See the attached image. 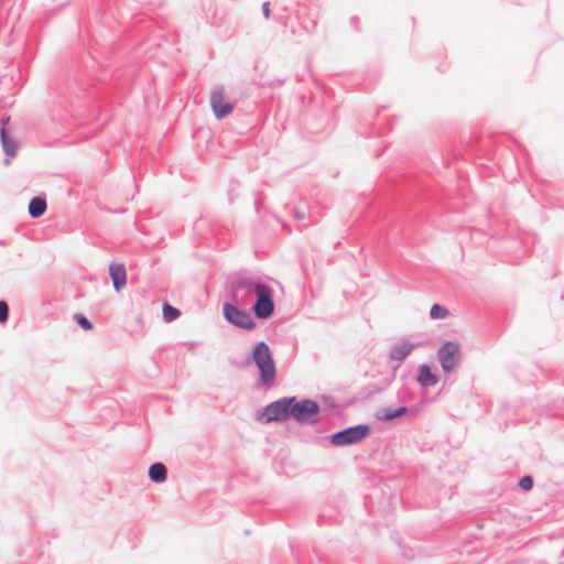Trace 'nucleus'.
<instances>
[{"label":"nucleus","mask_w":564,"mask_h":564,"mask_svg":"<svg viewBox=\"0 0 564 564\" xmlns=\"http://www.w3.org/2000/svg\"><path fill=\"white\" fill-rule=\"evenodd\" d=\"M253 360L260 370L261 380L265 386H270L276 375L275 365L272 359L270 348L265 343H260L253 350Z\"/></svg>","instance_id":"2"},{"label":"nucleus","mask_w":564,"mask_h":564,"mask_svg":"<svg viewBox=\"0 0 564 564\" xmlns=\"http://www.w3.org/2000/svg\"><path fill=\"white\" fill-rule=\"evenodd\" d=\"M47 208L46 200L42 197H34L30 200L28 212L32 218L41 217Z\"/></svg>","instance_id":"11"},{"label":"nucleus","mask_w":564,"mask_h":564,"mask_svg":"<svg viewBox=\"0 0 564 564\" xmlns=\"http://www.w3.org/2000/svg\"><path fill=\"white\" fill-rule=\"evenodd\" d=\"M149 477L156 482H162L166 479V468L161 463L151 465L149 469Z\"/></svg>","instance_id":"14"},{"label":"nucleus","mask_w":564,"mask_h":564,"mask_svg":"<svg viewBox=\"0 0 564 564\" xmlns=\"http://www.w3.org/2000/svg\"><path fill=\"white\" fill-rule=\"evenodd\" d=\"M263 13H264V17H265V18H269V14H270V8H269V3H268V2H265V3L263 4Z\"/></svg>","instance_id":"21"},{"label":"nucleus","mask_w":564,"mask_h":564,"mask_svg":"<svg viewBox=\"0 0 564 564\" xmlns=\"http://www.w3.org/2000/svg\"><path fill=\"white\" fill-rule=\"evenodd\" d=\"M76 321L78 325L85 330H90L93 328V324L84 316H76Z\"/></svg>","instance_id":"19"},{"label":"nucleus","mask_w":564,"mask_h":564,"mask_svg":"<svg viewBox=\"0 0 564 564\" xmlns=\"http://www.w3.org/2000/svg\"><path fill=\"white\" fill-rule=\"evenodd\" d=\"M370 433V429L366 424L356 425L339 431L332 436V444L335 446H346L356 444L365 440Z\"/></svg>","instance_id":"3"},{"label":"nucleus","mask_w":564,"mask_h":564,"mask_svg":"<svg viewBox=\"0 0 564 564\" xmlns=\"http://www.w3.org/2000/svg\"><path fill=\"white\" fill-rule=\"evenodd\" d=\"M180 311L170 304L163 305V317L166 322H172L180 316Z\"/></svg>","instance_id":"16"},{"label":"nucleus","mask_w":564,"mask_h":564,"mask_svg":"<svg viewBox=\"0 0 564 564\" xmlns=\"http://www.w3.org/2000/svg\"><path fill=\"white\" fill-rule=\"evenodd\" d=\"M8 304L4 301H0V323H4L8 319Z\"/></svg>","instance_id":"20"},{"label":"nucleus","mask_w":564,"mask_h":564,"mask_svg":"<svg viewBox=\"0 0 564 564\" xmlns=\"http://www.w3.org/2000/svg\"><path fill=\"white\" fill-rule=\"evenodd\" d=\"M414 345L409 340H401L397 343L390 351V358L398 362L405 359L413 350Z\"/></svg>","instance_id":"10"},{"label":"nucleus","mask_w":564,"mask_h":564,"mask_svg":"<svg viewBox=\"0 0 564 564\" xmlns=\"http://www.w3.org/2000/svg\"><path fill=\"white\" fill-rule=\"evenodd\" d=\"M1 143L7 155L15 156L18 153V144L14 139L10 138L4 127L1 128Z\"/></svg>","instance_id":"12"},{"label":"nucleus","mask_w":564,"mask_h":564,"mask_svg":"<svg viewBox=\"0 0 564 564\" xmlns=\"http://www.w3.org/2000/svg\"><path fill=\"white\" fill-rule=\"evenodd\" d=\"M417 381L422 386L431 387V386H435L437 383V378L435 375L432 373L429 366L423 365L420 367Z\"/></svg>","instance_id":"13"},{"label":"nucleus","mask_w":564,"mask_h":564,"mask_svg":"<svg viewBox=\"0 0 564 564\" xmlns=\"http://www.w3.org/2000/svg\"><path fill=\"white\" fill-rule=\"evenodd\" d=\"M318 405L314 401L304 400L290 403V416L302 423L313 422L317 415Z\"/></svg>","instance_id":"7"},{"label":"nucleus","mask_w":564,"mask_h":564,"mask_svg":"<svg viewBox=\"0 0 564 564\" xmlns=\"http://www.w3.org/2000/svg\"><path fill=\"white\" fill-rule=\"evenodd\" d=\"M406 413V408L400 406L395 410L384 409L380 412L379 419L390 421Z\"/></svg>","instance_id":"15"},{"label":"nucleus","mask_w":564,"mask_h":564,"mask_svg":"<svg viewBox=\"0 0 564 564\" xmlns=\"http://www.w3.org/2000/svg\"><path fill=\"white\" fill-rule=\"evenodd\" d=\"M252 291L257 295V301L253 305L254 314L259 318H268L274 310L272 290L269 286L261 283L252 284L242 279L236 281L231 286L232 299L236 302H239L240 297L242 302H246L245 296L249 295Z\"/></svg>","instance_id":"1"},{"label":"nucleus","mask_w":564,"mask_h":564,"mask_svg":"<svg viewBox=\"0 0 564 564\" xmlns=\"http://www.w3.org/2000/svg\"><path fill=\"white\" fill-rule=\"evenodd\" d=\"M437 358L445 372L454 370L460 359L459 345L454 341H446L437 351Z\"/></svg>","instance_id":"6"},{"label":"nucleus","mask_w":564,"mask_h":564,"mask_svg":"<svg viewBox=\"0 0 564 564\" xmlns=\"http://www.w3.org/2000/svg\"><path fill=\"white\" fill-rule=\"evenodd\" d=\"M109 275L112 281L113 288L119 291L124 288L127 283V273L122 263H111L109 265Z\"/></svg>","instance_id":"9"},{"label":"nucleus","mask_w":564,"mask_h":564,"mask_svg":"<svg viewBox=\"0 0 564 564\" xmlns=\"http://www.w3.org/2000/svg\"><path fill=\"white\" fill-rule=\"evenodd\" d=\"M223 311L225 317L236 326L246 329H250L254 326V323L248 313L238 310L231 304H225Z\"/></svg>","instance_id":"8"},{"label":"nucleus","mask_w":564,"mask_h":564,"mask_svg":"<svg viewBox=\"0 0 564 564\" xmlns=\"http://www.w3.org/2000/svg\"><path fill=\"white\" fill-rule=\"evenodd\" d=\"M519 486L525 491L531 490L533 487V479L530 476H524L520 479Z\"/></svg>","instance_id":"18"},{"label":"nucleus","mask_w":564,"mask_h":564,"mask_svg":"<svg viewBox=\"0 0 564 564\" xmlns=\"http://www.w3.org/2000/svg\"><path fill=\"white\" fill-rule=\"evenodd\" d=\"M430 314L434 319H443L448 315V311L438 304H433Z\"/></svg>","instance_id":"17"},{"label":"nucleus","mask_w":564,"mask_h":564,"mask_svg":"<svg viewBox=\"0 0 564 564\" xmlns=\"http://www.w3.org/2000/svg\"><path fill=\"white\" fill-rule=\"evenodd\" d=\"M294 399H282L270 403L259 415V420L265 423L282 421L290 416V403Z\"/></svg>","instance_id":"5"},{"label":"nucleus","mask_w":564,"mask_h":564,"mask_svg":"<svg viewBox=\"0 0 564 564\" xmlns=\"http://www.w3.org/2000/svg\"><path fill=\"white\" fill-rule=\"evenodd\" d=\"M209 105L217 119H223L234 111V104L230 101L224 87H215L209 95Z\"/></svg>","instance_id":"4"},{"label":"nucleus","mask_w":564,"mask_h":564,"mask_svg":"<svg viewBox=\"0 0 564 564\" xmlns=\"http://www.w3.org/2000/svg\"><path fill=\"white\" fill-rule=\"evenodd\" d=\"M9 121V118H6V120L3 121V124L8 123Z\"/></svg>","instance_id":"22"}]
</instances>
